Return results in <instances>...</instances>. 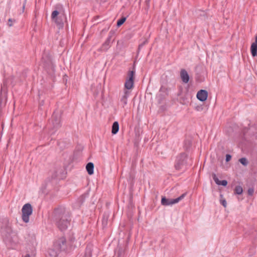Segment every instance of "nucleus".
<instances>
[{
    "mask_svg": "<svg viewBox=\"0 0 257 257\" xmlns=\"http://www.w3.org/2000/svg\"><path fill=\"white\" fill-rule=\"evenodd\" d=\"M53 220L60 230H66L70 225L71 220L70 212L65 207L59 206L53 211Z\"/></svg>",
    "mask_w": 257,
    "mask_h": 257,
    "instance_id": "obj_1",
    "label": "nucleus"
},
{
    "mask_svg": "<svg viewBox=\"0 0 257 257\" xmlns=\"http://www.w3.org/2000/svg\"><path fill=\"white\" fill-rule=\"evenodd\" d=\"M61 113L60 111H54L48 125L49 133L54 135L61 126Z\"/></svg>",
    "mask_w": 257,
    "mask_h": 257,
    "instance_id": "obj_2",
    "label": "nucleus"
},
{
    "mask_svg": "<svg viewBox=\"0 0 257 257\" xmlns=\"http://www.w3.org/2000/svg\"><path fill=\"white\" fill-rule=\"evenodd\" d=\"M187 155L182 153L178 155L176 157L174 167L176 170H180L183 169L187 164Z\"/></svg>",
    "mask_w": 257,
    "mask_h": 257,
    "instance_id": "obj_3",
    "label": "nucleus"
},
{
    "mask_svg": "<svg viewBox=\"0 0 257 257\" xmlns=\"http://www.w3.org/2000/svg\"><path fill=\"white\" fill-rule=\"evenodd\" d=\"M22 212L23 221L25 223H28L29 221V217L33 212L32 205L30 203L25 204L22 207Z\"/></svg>",
    "mask_w": 257,
    "mask_h": 257,
    "instance_id": "obj_4",
    "label": "nucleus"
},
{
    "mask_svg": "<svg viewBox=\"0 0 257 257\" xmlns=\"http://www.w3.org/2000/svg\"><path fill=\"white\" fill-rule=\"evenodd\" d=\"M185 196L186 193H184L176 199H167L165 197H163L161 199V203L164 206L171 205L179 202L182 200Z\"/></svg>",
    "mask_w": 257,
    "mask_h": 257,
    "instance_id": "obj_5",
    "label": "nucleus"
},
{
    "mask_svg": "<svg viewBox=\"0 0 257 257\" xmlns=\"http://www.w3.org/2000/svg\"><path fill=\"white\" fill-rule=\"evenodd\" d=\"M135 71H130L128 74V79H126L124 86L127 89H131L134 85V77Z\"/></svg>",
    "mask_w": 257,
    "mask_h": 257,
    "instance_id": "obj_6",
    "label": "nucleus"
},
{
    "mask_svg": "<svg viewBox=\"0 0 257 257\" xmlns=\"http://www.w3.org/2000/svg\"><path fill=\"white\" fill-rule=\"evenodd\" d=\"M66 239L63 238H60L54 243L55 249L58 251H61L65 249L66 246Z\"/></svg>",
    "mask_w": 257,
    "mask_h": 257,
    "instance_id": "obj_7",
    "label": "nucleus"
},
{
    "mask_svg": "<svg viewBox=\"0 0 257 257\" xmlns=\"http://www.w3.org/2000/svg\"><path fill=\"white\" fill-rule=\"evenodd\" d=\"M208 96V92L205 90L201 89L199 90L196 95L198 99L201 101H204L207 99Z\"/></svg>",
    "mask_w": 257,
    "mask_h": 257,
    "instance_id": "obj_8",
    "label": "nucleus"
},
{
    "mask_svg": "<svg viewBox=\"0 0 257 257\" xmlns=\"http://www.w3.org/2000/svg\"><path fill=\"white\" fill-rule=\"evenodd\" d=\"M114 40V38L112 40H109L106 39V41L102 44L101 47L100 48V51L104 52L107 51L110 47L111 44L113 43Z\"/></svg>",
    "mask_w": 257,
    "mask_h": 257,
    "instance_id": "obj_9",
    "label": "nucleus"
},
{
    "mask_svg": "<svg viewBox=\"0 0 257 257\" xmlns=\"http://www.w3.org/2000/svg\"><path fill=\"white\" fill-rule=\"evenodd\" d=\"M180 77L182 81L187 83L189 80V76L185 69H181L180 71Z\"/></svg>",
    "mask_w": 257,
    "mask_h": 257,
    "instance_id": "obj_10",
    "label": "nucleus"
},
{
    "mask_svg": "<svg viewBox=\"0 0 257 257\" xmlns=\"http://www.w3.org/2000/svg\"><path fill=\"white\" fill-rule=\"evenodd\" d=\"M250 52L252 57H257V35L255 36V41L251 45Z\"/></svg>",
    "mask_w": 257,
    "mask_h": 257,
    "instance_id": "obj_11",
    "label": "nucleus"
},
{
    "mask_svg": "<svg viewBox=\"0 0 257 257\" xmlns=\"http://www.w3.org/2000/svg\"><path fill=\"white\" fill-rule=\"evenodd\" d=\"M130 92L127 90H125L120 99V102L122 103L123 107L127 104V97Z\"/></svg>",
    "mask_w": 257,
    "mask_h": 257,
    "instance_id": "obj_12",
    "label": "nucleus"
},
{
    "mask_svg": "<svg viewBox=\"0 0 257 257\" xmlns=\"http://www.w3.org/2000/svg\"><path fill=\"white\" fill-rule=\"evenodd\" d=\"M56 25L59 27V28H62L64 25L63 19L61 16L58 17L53 20Z\"/></svg>",
    "mask_w": 257,
    "mask_h": 257,
    "instance_id": "obj_13",
    "label": "nucleus"
},
{
    "mask_svg": "<svg viewBox=\"0 0 257 257\" xmlns=\"http://www.w3.org/2000/svg\"><path fill=\"white\" fill-rule=\"evenodd\" d=\"M92 251V245L91 244H88L85 250L84 257H91Z\"/></svg>",
    "mask_w": 257,
    "mask_h": 257,
    "instance_id": "obj_14",
    "label": "nucleus"
},
{
    "mask_svg": "<svg viewBox=\"0 0 257 257\" xmlns=\"http://www.w3.org/2000/svg\"><path fill=\"white\" fill-rule=\"evenodd\" d=\"M86 169L89 175H92L94 173V164L91 162L88 163L86 165Z\"/></svg>",
    "mask_w": 257,
    "mask_h": 257,
    "instance_id": "obj_15",
    "label": "nucleus"
},
{
    "mask_svg": "<svg viewBox=\"0 0 257 257\" xmlns=\"http://www.w3.org/2000/svg\"><path fill=\"white\" fill-rule=\"evenodd\" d=\"M119 130V124L117 121H114L112 125L111 133L113 135H115L117 133Z\"/></svg>",
    "mask_w": 257,
    "mask_h": 257,
    "instance_id": "obj_16",
    "label": "nucleus"
},
{
    "mask_svg": "<svg viewBox=\"0 0 257 257\" xmlns=\"http://www.w3.org/2000/svg\"><path fill=\"white\" fill-rule=\"evenodd\" d=\"M108 219V215L107 214H104L102 218V225L103 227H105L107 225V221Z\"/></svg>",
    "mask_w": 257,
    "mask_h": 257,
    "instance_id": "obj_17",
    "label": "nucleus"
},
{
    "mask_svg": "<svg viewBox=\"0 0 257 257\" xmlns=\"http://www.w3.org/2000/svg\"><path fill=\"white\" fill-rule=\"evenodd\" d=\"M242 188L240 186H236L234 189V194L240 195L242 193Z\"/></svg>",
    "mask_w": 257,
    "mask_h": 257,
    "instance_id": "obj_18",
    "label": "nucleus"
},
{
    "mask_svg": "<svg viewBox=\"0 0 257 257\" xmlns=\"http://www.w3.org/2000/svg\"><path fill=\"white\" fill-rule=\"evenodd\" d=\"M126 17H122L119 20H118L117 22V26L118 27L121 26L124 22L126 21Z\"/></svg>",
    "mask_w": 257,
    "mask_h": 257,
    "instance_id": "obj_19",
    "label": "nucleus"
},
{
    "mask_svg": "<svg viewBox=\"0 0 257 257\" xmlns=\"http://www.w3.org/2000/svg\"><path fill=\"white\" fill-rule=\"evenodd\" d=\"M59 14V12L55 10L54 11L51 15V19L52 20H54L55 18H57L58 16V15Z\"/></svg>",
    "mask_w": 257,
    "mask_h": 257,
    "instance_id": "obj_20",
    "label": "nucleus"
},
{
    "mask_svg": "<svg viewBox=\"0 0 257 257\" xmlns=\"http://www.w3.org/2000/svg\"><path fill=\"white\" fill-rule=\"evenodd\" d=\"M239 162L244 166L248 164V161L245 158H241L239 160Z\"/></svg>",
    "mask_w": 257,
    "mask_h": 257,
    "instance_id": "obj_21",
    "label": "nucleus"
},
{
    "mask_svg": "<svg viewBox=\"0 0 257 257\" xmlns=\"http://www.w3.org/2000/svg\"><path fill=\"white\" fill-rule=\"evenodd\" d=\"M191 145V142L189 140H186L184 143V147L185 149L188 150Z\"/></svg>",
    "mask_w": 257,
    "mask_h": 257,
    "instance_id": "obj_22",
    "label": "nucleus"
},
{
    "mask_svg": "<svg viewBox=\"0 0 257 257\" xmlns=\"http://www.w3.org/2000/svg\"><path fill=\"white\" fill-rule=\"evenodd\" d=\"M114 33H115L114 31H113L112 30H111L109 32L108 36V37H107V39H108L109 40H112L113 39L112 38V37L114 36Z\"/></svg>",
    "mask_w": 257,
    "mask_h": 257,
    "instance_id": "obj_23",
    "label": "nucleus"
},
{
    "mask_svg": "<svg viewBox=\"0 0 257 257\" xmlns=\"http://www.w3.org/2000/svg\"><path fill=\"white\" fill-rule=\"evenodd\" d=\"M5 231L7 232V233L9 235H10V233L12 232V229L10 227L7 226L6 229L2 228V233H4Z\"/></svg>",
    "mask_w": 257,
    "mask_h": 257,
    "instance_id": "obj_24",
    "label": "nucleus"
},
{
    "mask_svg": "<svg viewBox=\"0 0 257 257\" xmlns=\"http://www.w3.org/2000/svg\"><path fill=\"white\" fill-rule=\"evenodd\" d=\"M212 177H213V179L214 180V181L215 182V183L216 184L218 185L219 182H220V180L218 179V178L216 176V174H214V173H213L212 174Z\"/></svg>",
    "mask_w": 257,
    "mask_h": 257,
    "instance_id": "obj_25",
    "label": "nucleus"
},
{
    "mask_svg": "<svg viewBox=\"0 0 257 257\" xmlns=\"http://www.w3.org/2000/svg\"><path fill=\"white\" fill-rule=\"evenodd\" d=\"M196 13L198 14V16L200 17H205L206 16V13L204 11L199 10L197 11Z\"/></svg>",
    "mask_w": 257,
    "mask_h": 257,
    "instance_id": "obj_26",
    "label": "nucleus"
},
{
    "mask_svg": "<svg viewBox=\"0 0 257 257\" xmlns=\"http://www.w3.org/2000/svg\"><path fill=\"white\" fill-rule=\"evenodd\" d=\"M227 184V181L225 180H223L222 181H220V182L218 184V185H222L223 186H226Z\"/></svg>",
    "mask_w": 257,
    "mask_h": 257,
    "instance_id": "obj_27",
    "label": "nucleus"
},
{
    "mask_svg": "<svg viewBox=\"0 0 257 257\" xmlns=\"http://www.w3.org/2000/svg\"><path fill=\"white\" fill-rule=\"evenodd\" d=\"M148 43V41L146 40L145 41H144L143 43L140 44L139 46L138 50L139 51L140 50V49L146 44Z\"/></svg>",
    "mask_w": 257,
    "mask_h": 257,
    "instance_id": "obj_28",
    "label": "nucleus"
},
{
    "mask_svg": "<svg viewBox=\"0 0 257 257\" xmlns=\"http://www.w3.org/2000/svg\"><path fill=\"white\" fill-rule=\"evenodd\" d=\"M254 192V189L253 188H249L247 190V194L249 196H252Z\"/></svg>",
    "mask_w": 257,
    "mask_h": 257,
    "instance_id": "obj_29",
    "label": "nucleus"
},
{
    "mask_svg": "<svg viewBox=\"0 0 257 257\" xmlns=\"http://www.w3.org/2000/svg\"><path fill=\"white\" fill-rule=\"evenodd\" d=\"M220 203L224 207H225V208L226 207L227 203H226L225 199H220Z\"/></svg>",
    "mask_w": 257,
    "mask_h": 257,
    "instance_id": "obj_30",
    "label": "nucleus"
},
{
    "mask_svg": "<svg viewBox=\"0 0 257 257\" xmlns=\"http://www.w3.org/2000/svg\"><path fill=\"white\" fill-rule=\"evenodd\" d=\"M15 20H13L12 19H9L8 20V25L9 27H12L13 26L12 22H15Z\"/></svg>",
    "mask_w": 257,
    "mask_h": 257,
    "instance_id": "obj_31",
    "label": "nucleus"
},
{
    "mask_svg": "<svg viewBox=\"0 0 257 257\" xmlns=\"http://www.w3.org/2000/svg\"><path fill=\"white\" fill-rule=\"evenodd\" d=\"M231 158V156L230 155H229V154H227L226 155V158H225V160H226V162H228L230 160Z\"/></svg>",
    "mask_w": 257,
    "mask_h": 257,
    "instance_id": "obj_32",
    "label": "nucleus"
},
{
    "mask_svg": "<svg viewBox=\"0 0 257 257\" xmlns=\"http://www.w3.org/2000/svg\"><path fill=\"white\" fill-rule=\"evenodd\" d=\"M150 0H145V3L146 6L149 7V3Z\"/></svg>",
    "mask_w": 257,
    "mask_h": 257,
    "instance_id": "obj_33",
    "label": "nucleus"
},
{
    "mask_svg": "<svg viewBox=\"0 0 257 257\" xmlns=\"http://www.w3.org/2000/svg\"><path fill=\"white\" fill-rule=\"evenodd\" d=\"M57 176V173H56V172H55V173L52 175V178H53V179H55V178H56Z\"/></svg>",
    "mask_w": 257,
    "mask_h": 257,
    "instance_id": "obj_34",
    "label": "nucleus"
},
{
    "mask_svg": "<svg viewBox=\"0 0 257 257\" xmlns=\"http://www.w3.org/2000/svg\"><path fill=\"white\" fill-rule=\"evenodd\" d=\"M26 2H27V0H25V1H24V4H23V12H24V11L25 8V6H26Z\"/></svg>",
    "mask_w": 257,
    "mask_h": 257,
    "instance_id": "obj_35",
    "label": "nucleus"
},
{
    "mask_svg": "<svg viewBox=\"0 0 257 257\" xmlns=\"http://www.w3.org/2000/svg\"><path fill=\"white\" fill-rule=\"evenodd\" d=\"M203 109V108L201 107V106H197L196 107V109L198 111L200 110H202Z\"/></svg>",
    "mask_w": 257,
    "mask_h": 257,
    "instance_id": "obj_36",
    "label": "nucleus"
},
{
    "mask_svg": "<svg viewBox=\"0 0 257 257\" xmlns=\"http://www.w3.org/2000/svg\"><path fill=\"white\" fill-rule=\"evenodd\" d=\"M43 104H44V101H41V102L40 103V105H43Z\"/></svg>",
    "mask_w": 257,
    "mask_h": 257,
    "instance_id": "obj_37",
    "label": "nucleus"
},
{
    "mask_svg": "<svg viewBox=\"0 0 257 257\" xmlns=\"http://www.w3.org/2000/svg\"><path fill=\"white\" fill-rule=\"evenodd\" d=\"M25 257H31L29 254H27Z\"/></svg>",
    "mask_w": 257,
    "mask_h": 257,
    "instance_id": "obj_38",
    "label": "nucleus"
},
{
    "mask_svg": "<svg viewBox=\"0 0 257 257\" xmlns=\"http://www.w3.org/2000/svg\"><path fill=\"white\" fill-rule=\"evenodd\" d=\"M6 237L7 238H6V240L8 239V236H7V234H6Z\"/></svg>",
    "mask_w": 257,
    "mask_h": 257,
    "instance_id": "obj_39",
    "label": "nucleus"
},
{
    "mask_svg": "<svg viewBox=\"0 0 257 257\" xmlns=\"http://www.w3.org/2000/svg\"><path fill=\"white\" fill-rule=\"evenodd\" d=\"M58 255V254H57V253H56V254L55 255V257H57Z\"/></svg>",
    "mask_w": 257,
    "mask_h": 257,
    "instance_id": "obj_40",
    "label": "nucleus"
},
{
    "mask_svg": "<svg viewBox=\"0 0 257 257\" xmlns=\"http://www.w3.org/2000/svg\"><path fill=\"white\" fill-rule=\"evenodd\" d=\"M223 195L222 194H220V197H222Z\"/></svg>",
    "mask_w": 257,
    "mask_h": 257,
    "instance_id": "obj_41",
    "label": "nucleus"
},
{
    "mask_svg": "<svg viewBox=\"0 0 257 257\" xmlns=\"http://www.w3.org/2000/svg\"><path fill=\"white\" fill-rule=\"evenodd\" d=\"M162 87H161L160 91L162 90Z\"/></svg>",
    "mask_w": 257,
    "mask_h": 257,
    "instance_id": "obj_42",
    "label": "nucleus"
},
{
    "mask_svg": "<svg viewBox=\"0 0 257 257\" xmlns=\"http://www.w3.org/2000/svg\"><path fill=\"white\" fill-rule=\"evenodd\" d=\"M119 255H119V254L118 255V256H117V257H119Z\"/></svg>",
    "mask_w": 257,
    "mask_h": 257,
    "instance_id": "obj_43",
    "label": "nucleus"
}]
</instances>
